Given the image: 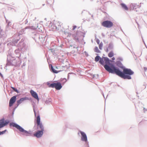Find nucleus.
<instances>
[{
	"label": "nucleus",
	"mask_w": 147,
	"mask_h": 147,
	"mask_svg": "<svg viewBox=\"0 0 147 147\" xmlns=\"http://www.w3.org/2000/svg\"><path fill=\"white\" fill-rule=\"evenodd\" d=\"M104 67L106 70L109 73L115 74L124 79H131V77L130 76L134 74V72L131 69L127 68L124 69L123 72L112 64H110L109 66L106 64Z\"/></svg>",
	"instance_id": "obj_1"
},
{
	"label": "nucleus",
	"mask_w": 147,
	"mask_h": 147,
	"mask_svg": "<svg viewBox=\"0 0 147 147\" xmlns=\"http://www.w3.org/2000/svg\"><path fill=\"white\" fill-rule=\"evenodd\" d=\"M9 125L11 126H12L16 128L17 129H18L20 131L23 132V134L24 135L26 136H29L31 134V133L30 131H28L24 130L21 127L16 123L12 122L10 123Z\"/></svg>",
	"instance_id": "obj_2"
},
{
	"label": "nucleus",
	"mask_w": 147,
	"mask_h": 147,
	"mask_svg": "<svg viewBox=\"0 0 147 147\" xmlns=\"http://www.w3.org/2000/svg\"><path fill=\"white\" fill-rule=\"evenodd\" d=\"M47 85L50 88H55L57 90H60L62 87V86L60 82H57L56 83H53L50 84L49 83H47Z\"/></svg>",
	"instance_id": "obj_3"
},
{
	"label": "nucleus",
	"mask_w": 147,
	"mask_h": 147,
	"mask_svg": "<svg viewBox=\"0 0 147 147\" xmlns=\"http://www.w3.org/2000/svg\"><path fill=\"white\" fill-rule=\"evenodd\" d=\"M102 25L107 28H110L113 26V23L109 20H106L103 22L101 23Z\"/></svg>",
	"instance_id": "obj_4"
},
{
	"label": "nucleus",
	"mask_w": 147,
	"mask_h": 147,
	"mask_svg": "<svg viewBox=\"0 0 147 147\" xmlns=\"http://www.w3.org/2000/svg\"><path fill=\"white\" fill-rule=\"evenodd\" d=\"M9 122L8 121H7L4 122V119H3L0 120V128H2L7 125Z\"/></svg>",
	"instance_id": "obj_5"
},
{
	"label": "nucleus",
	"mask_w": 147,
	"mask_h": 147,
	"mask_svg": "<svg viewBox=\"0 0 147 147\" xmlns=\"http://www.w3.org/2000/svg\"><path fill=\"white\" fill-rule=\"evenodd\" d=\"M16 96L12 97L10 99L9 101V106L11 107L12 106L13 103L16 102Z\"/></svg>",
	"instance_id": "obj_6"
},
{
	"label": "nucleus",
	"mask_w": 147,
	"mask_h": 147,
	"mask_svg": "<svg viewBox=\"0 0 147 147\" xmlns=\"http://www.w3.org/2000/svg\"><path fill=\"white\" fill-rule=\"evenodd\" d=\"M82 135L81 140L82 141L86 142L87 141V138L86 134L83 132L80 131Z\"/></svg>",
	"instance_id": "obj_7"
},
{
	"label": "nucleus",
	"mask_w": 147,
	"mask_h": 147,
	"mask_svg": "<svg viewBox=\"0 0 147 147\" xmlns=\"http://www.w3.org/2000/svg\"><path fill=\"white\" fill-rule=\"evenodd\" d=\"M30 93L32 96L35 99L38 100H39V98L37 93L33 90H31L30 91Z\"/></svg>",
	"instance_id": "obj_8"
},
{
	"label": "nucleus",
	"mask_w": 147,
	"mask_h": 147,
	"mask_svg": "<svg viewBox=\"0 0 147 147\" xmlns=\"http://www.w3.org/2000/svg\"><path fill=\"white\" fill-rule=\"evenodd\" d=\"M43 132L41 131H38L34 134V135L37 138H40L42 135Z\"/></svg>",
	"instance_id": "obj_9"
},
{
	"label": "nucleus",
	"mask_w": 147,
	"mask_h": 147,
	"mask_svg": "<svg viewBox=\"0 0 147 147\" xmlns=\"http://www.w3.org/2000/svg\"><path fill=\"white\" fill-rule=\"evenodd\" d=\"M26 99V98H23L20 99V100L17 101V105H18L21 103H22L23 101Z\"/></svg>",
	"instance_id": "obj_10"
},
{
	"label": "nucleus",
	"mask_w": 147,
	"mask_h": 147,
	"mask_svg": "<svg viewBox=\"0 0 147 147\" xmlns=\"http://www.w3.org/2000/svg\"><path fill=\"white\" fill-rule=\"evenodd\" d=\"M38 127H39L40 129H41V131H44V126L42 123H40L39 124L37 125Z\"/></svg>",
	"instance_id": "obj_11"
},
{
	"label": "nucleus",
	"mask_w": 147,
	"mask_h": 147,
	"mask_svg": "<svg viewBox=\"0 0 147 147\" xmlns=\"http://www.w3.org/2000/svg\"><path fill=\"white\" fill-rule=\"evenodd\" d=\"M121 5L122 7L124 9H125L126 10H128V8L126 5L124 3H121Z\"/></svg>",
	"instance_id": "obj_12"
},
{
	"label": "nucleus",
	"mask_w": 147,
	"mask_h": 147,
	"mask_svg": "<svg viewBox=\"0 0 147 147\" xmlns=\"http://www.w3.org/2000/svg\"><path fill=\"white\" fill-rule=\"evenodd\" d=\"M131 5L134 9H136L139 7V5L136 4H132Z\"/></svg>",
	"instance_id": "obj_13"
},
{
	"label": "nucleus",
	"mask_w": 147,
	"mask_h": 147,
	"mask_svg": "<svg viewBox=\"0 0 147 147\" xmlns=\"http://www.w3.org/2000/svg\"><path fill=\"white\" fill-rule=\"evenodd\" d=\"M40 117L39 115H38L37 116V120H36V123L37 124H39L40 123Z\"/></svg>",
	"instance_id": "obj_14"
},
{
	"label": "nucleus",
	"mask_w": 147,
	"mask_h": 147,
	"mask_svg": "<svg viewBox=\"0 0 147 147\" xmlns=\"http://www.w3.org/2000/svg\"><path fill=\"white\" fill-rule=\"evenodd\" d=\"M104 61L105 63L106 64H108L109 63V59L107 57H104Z\"/></svg>",
	"instance_id": "obj_15"
},
{
	"label": "nucleus",
	"mask_w": 147,
	"mask_h": 147,
	"mask_svg": "<svg viewBox=\"0 0 147 147\" xmlns=\"http://www.w3.org/2000/svg\"><path fill=\"white\" fill-rule=\"evenodd\" d=\"M20 40V38L18 39H14L12 41V42L14 44H15L16 43H17Z\"/></svg>",
	"instance_id": "obj_16"
},
{
	"label": "nucleus",
	"mask_w": 147,
	"mask_h": 147,
	"mask_svg": "<svg viewBox=\"0 0 147 147\" xmlns=\"http://www.w3.org/2000/svg\"><path fill=\"white\" fill-rule=\"evenodd\" d=\"M114 55V53L113 52L111 51L110 52L108 56L110 57H112Z\"/></svg>",
	"instance_id": "obj_17"
},
{
	"label": "nucleus",
	"mask_w": 147,
	"mask_h": 147,
	"mask_svg": "<svg viewBox=\"0 0 147 147\" xmlns=\"http://www.w3.org/2000/svg\"><path fill=\"white\" fill-rule=\"evenodd\" d=\"M47 3L50 5L54 3V0H48Z\"/></svg>",
	"instance_id": "obj_18"
},
{
	"label": "nucleus",
	"mask_w": 147,
	"mask_h": 147,
	"mask_svg": "<svg viewBox=\"0 0 147 147\" xmlns=\"http://www.w3.org/2000/svg\"><path fill=\"white\" fill-rule=\"evenodd\" d=\"M51 69L52 70V71L54 72V73H57L58 72V71L56 70H55L52 66H51Z\"/></svg>",
	"instance_id": "obj_19"
},
{
	"label": "nucleus",
	"mask_w": 147,
	"mask_h": 147,
	"mask_svg": "<svg viewBox=\"0 0 147 147\" xmlns=\"http://www.w3.org/2000/svg\"><path fill=\"white\" fill-rule=\"evenodd\" d=\"M99 62L102 65H103L104 63V59H100L99 61Z\"/></svg>",
	"instance_id": "obj_20"
},
{
	"label": "nucleus",
	"mask_w": 147,
	"mask_h": 147,
	"mask_svg": "<svg viewBox=\"0 0 147 147\" xmlns=\"http://www.w3.org/2000/svg\"><path fill=\"white\" fill-rule=\"evenodd\" d=\"M94 51L96 53H99L100 52L99 50H98L97 47H96L94 48Z\"/></svg>",
	"instance_id": "obj_21"
},
{
	"label": "nucleus",
	"mask_w": 147,
	"mask_h": 147,
	"mask_svg": "<svg viewBox=\"0 0 147 147\" xmlns=\"http://www.w3.org/2000/svg\"><path fill=\"white\" fill-rule=\"evenodd\" d=\"M60 23H59V22L56 21L55 22V25L56 26V27H57V26H61V25H60Z\"/></svg>",
	"instance_id": "obj_22"
},
{
	"label": "nucleus",
	"mask_w": 147,
	"mask_h": 147,
	"mask_svg": "<svg viewBox=\"0 0 147 147\" xmlns=\"http://www.w3.org/2000/svg\"><path fill=\"white\" fill-rule=\"evenodd\" d=\"M103 46V43L102 42H101L99 45V47L100 49L101 50L102 49V47Z\"/></svg>",
	"instance_id": "obj_23"
},
{
	"label": "nucleus",
	"mask_w": 147,
	"mask_h": 147,
	"mask_svg": "<svg viewBox=\"0 0 147 147\" xmlns=\"http://www.w3.org/2000/svg\"><path fill=\"white\" fill-rule=\"evenodd\" d=\"M99 59H100L99 56H96L95 58V60L96 61H99Z\"/></svg>",
	"instance_id": "obj_24"
},
{
	"label": "nucleus",
	"mask_w": 147,
	"mask_h": 147,
	"mask_svg": "<svg viewBox=\"0 0 147 147\" xmlns=\"http://www.w3.org/2000/svg\"><path fill=\"white\" fill-rule=\"evenodd\" d=\"M11 88L12 89L14 90V91L15 92H18V90H17V89H16L15 88H14V87H11Z\"/></svg>",
	"instance_id": "obj_25"
},
{
	"label": "nucleus",
	"mask_w": 147,
	"mask_h": 147,
	"mask_svg": "<svg viewBox=\"0 0 147 147\" xmlns=\"http://www.w3.org/2000/svg\"><path fill=\"white\" fill-rule=\"evenodd\" d=\"M6 130H5L3 131L2 132L0 131V135H1L2 134H3L5 133V132L6 131Z\"/></svg>",
	"instance_id": "obj_26"
},
{
	"label": "nucleus",
	"mask_w": 147,
	"mask_h": 147,
	"mask_svg": "<svg viewBox=\"0 0 147 147\" xmlns=\"http://www.w3.org/2000/svg\"><path fill=\"white\" fill-rule=\"evenodd\" d=\"M61 81H63L64 82V83H65L67 81V80L65 78H63L61 80Z\"/></svg>",
	"instance_id": "obj_27"
},
{
	"label": "nucleus",
	"mask_w": 147,
	"mask_h": 147,
	"mask_svg": "<svg viewBox=\"0 0 147 147\" xmlns=\"http://www.w3.org/2000/svg\"><path fill=\"white\" fill-rule=\"evenodd\" d=\"M76 28V26H74L73 28V30H74Z\"/></svg>",
	"instance_id": "obj_28"
},
{
	"label": "nucleus",
	"mask_w": 147,
	"mask_h": 147,
	"mask_svg": "<svg viewBox=\"0 0 147 147\" xmlns=\"http://www.w3.org/2000/svg\"><path fill=\"white\" fill-rule=\"evenodd\" d=\"M96 42L97 43V44H99V43H100V41L99 40H96Z\"/></svg>",
	"instance_id": "obj_29"
},
{
	"label": "nucleus",
	"mask_w": 147,
	"mask_h": 147,
	"mask_svg": "<svg viewBox=\"0 0 147 147\" xmlns=\"http://www.w3.org/2000/svg\"><path fill=\"white\" fill-rule=\"evenodd\" d=\"M0 76L1 77H3V76L2 74L0 72Z\"/></svg>",
	"instance_id": "obj_30"
},
{
	"label": "nucleus",
	"mask_w": 147,
	"mask_h": 147,
	"mask_svg": "<svg viewBox=\"0 0 147 147\" xmlns=\"http://www.w3.org/2000/svg\"><path fill=\"white\" fill-rule=\"evenodd\" d=\"M34 112L35 115V116H36V112H35V111H34Z\"/></svg>",
	"instance_id": "obj_31"
},
{
	"label": "nucleus",
	"mask_w": 147,
	"mask_h": 147,
	"mask_svg": "<svg viewBox=\"0 0 147 147\" xmlns=\"http://www.w3.org/2000/svg\"><path fill=\"white\" fill-rule=\"evenodd\" d=\"M144 69L145 71H146V67H144Z\"/></svg>",
	"instance_id": "obj_32"
},
{
	"label": "nucleus",
	"mask_w": 147,
	"mask_h": 147,
	"mask_svg": "<svg viewBox=\"0 0 147 147\" xmlns=\"http://www.w3.org/2000/svg\"><path fill=\"white\" fill-rule=\"evenodd\" d=\"M112 59L113 60H114L115 59V58L114 57H113L112 58Z\"/></svg>",
	"instance_id": "obj_33"
},
{
	"label": "nucleus",
	"mask_w": 147,
	"mask_h": 147,
	"mask_svg": "<svg viewBox=\"0 0 147 147\" xmlns=\"http://www.w3.org/2000/svg\"><path fill=\"white\" fill-rule=\"evenodd\" d=\"M26 21H27V23L28 22V21L27 20H26Z\"/></svg>",
	"instance_id": "obj_34"
}]
</instances>
